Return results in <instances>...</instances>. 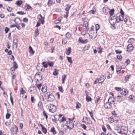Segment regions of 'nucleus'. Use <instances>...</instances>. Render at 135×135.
<instances>
[{"label": "nucleus", "instance_id": "nucleus-15", "mask_svg": "<svg viewBox=\"0 0 135 135\" xmlns=\"http://www.w3.org/2000/svg\"><path fill=\"white\" fill-rule=\"evenodd\" d=\"M83 119L84 120V121H83V122L85 123H88L89 124H91L92 123L91 121H90L88 122V118L86 117H84Z\"/></svg>", "mask_w": 135, "mask_h": 135}, {"label": "nucleus", "instance_id": "nucleus-45", "mask_svg": "<svg viewBox=\"0 0 135 135\" xmlns=\"http://www.w3.org/2000/svg\"><path fill=\"white\" fill-rule=\"evenodd\" d=\"M76 108H80L81 106V104L78 102H77L76 103Z\"/></svg>", "mask_w": 135, "mask_h": 135}, {"label": "nucleus", "instance_id": "nucleus-29", "mask_svg": "<svg viewBox=\"0 0 135 135\" xmlns=\"http://www.w3.org/2000/svg\"><path fill=\"white\" fill-rule=\"evenodd\" d=\"M70 7L71 6L69 4H67L66 5V8H65V10L67 11H68Z\"/></svg>", "mask_w": 135, "mask_h": 135}, {"label": "nucleus", "instance_id": "nucleus-6", "mask_svg": "<svg viewBox=\"0 0 135 135\" xmlns=\"http://www.w3.org/2000/svg\"><path fill=\"white\" fill-rule=\"evenodd\" d=\"M120 129H116L115 130V133L116 135H122L123 133Z\"/></svg>", "mask_w": 135, "mask_h": 135}, {"label": "nucleus", "instance_id": "nucleus-54", "mask_svg": "<svg viewBox=\"0 0 135 135\" xmlns=\"http://www.w3.org/2000/svg\"><path fill=\"white\" fill-rule=\"evenodd\" d=\"M112 114L113 115V116L114 117H115L117 116V114L114 111L112 112Z\"/></svg>", "mask_w": 135, "mask_h": 135}, {"label": "nucleus", "instance_id": "nucleus-21", "mask_svg": "<svg viewBox=\"0 0 135 135\" xmlns=\"http://www.w3.org/2000/svg\"><path fill=\"white\" fill-rule=\"evenodd\" d=\"M17 39H16L15 40H13V46H15V47L16 49L17 46Z\"/></svg>", "mask_w": 135, "mask_h": 135}, {"label": "nucleus", "instance_id": "nucleus-1", "mask_svg": "<svg viewBox=\"0 0 135 135\" xmlns=\"http://www.w3.org/2000/svg\"><path fill=\"white\" fill-rule=\"evenodd\" d=\"M46 97H47V101L50 102H52L54 101L55 98L53 94L50 92H47L45 95Z\"/></svg>", "mask_w": 135, "mask_h": 135}, {"label": "nucleus", "instance_id": "nucleus-63", "mask_svg": "<svg viewBox=\"0 0 135 135\" xmlns=\"http://www.w3.org/2000/svg\"><path fill=\"white\" fill-rule=\"evenodd\" d=\"M107 10H108V9L105 7L103 8V11L105 13H107Z\"/></svg>", "mask_w": 135, "mask_h": 135}, {"label": "nucleus", "instance_id": "nucleus-13", "mask_svg": "<svg viewBox=\"0 0 135 135\" xmlns=\"http://www.w3.org/2000/svg\"><path fill=\"white\" fill-rule=\"evenodd\" d=\"M38 125H40L42 128V131L44 134L46 133L47 130L41 124H38Z\"/></svg>", "mask_w": 135, "mask_h": 135}, {"label": "nucleus", "instance_id": "nucleus-3", "mask_svg": "<svg viewBox=\"0 0 135 135\" xmlns=\"http://www.w3.org/2000/svg\"><path fill=\"white\" fill-rule=\"evenodd\" d=\"M48 108L49 111L52 113H54L56 111V106L54 104H50Z\"/></svg>", "mask_w": 135, "mask_h": 135}, {"label": "nucleus", "instance_id": "nucleus-44", "mask_svg": "<svg viewBox=\"0 0 135 135\" xmlns=\"http://www.w3.org/2000/svg\"><path fill=\"white\" fill-rule=\"evenodd\" d=\"M59 89L60 91L62 93H63L64 91L62 86H60L59 87Z\"/></svg>", "mask_w": 135, "mask_h": 135}, {"label": "nucleus", "instance_id": "nucleus-39", "mask_svg": "<svg viewBox=\"0 0 135 135\" xmlns=\"http://www.w3.org/2000/svg\"><path fill=\"white\" fill-rule=\"evenodd\" d=\"M67 59L68 61L71 64L73 63V61H72V58L71 57H67Z\"/></svg>", "mask_w": 135, "mask_h": 135}, {"label": "nucleus", "instance_id": "nucleus-16", "mask_svg": "<svg viewBox=\"0 0 135 135\" xmlns=\"http://www.w3.org/2000/svg\"><path fill=\"white\" fill-rule=\"evenodd\" d=\"M120 129L122 132H123V133H126L127 132V128L126 127L124 126H122Z\"/></svg>", "mask_w": 135, "mask_h": 135}, {"label": "nucleus", "instance_id": "nucleus-41", "mask_svg": "<svg viewBox=\"0 0 135 135\" xmlns=\"http://www.w3.org/2000/svg\"><path fill=\"white\" fill-rule=\"evenodd\" d=\"M63 44L65 45L67 43V40L66 38L63 39L62 41Z\"/></svg>", "mask_w": 135, "mask_h": 135}, {"label": "nucleus", "instance_id": "nucleus-34", "mask_svg": "<svg viewBox=\"0 0 135 135\" xmlns=\"http://www.w3.org/2000/svg\"><path fill=\"white\" fill-rule=\"evenodd\" d=\"M86 100L88 102L91 101V98L88 95L86 96Z\"/></svg>", "mask_w": 135, "mask_h": 135}, {"label": "nucleus", "instance_id": "nucleus-47", "mask_svg": "<svg viewBox=\"0 0 135 135\" xmlns=\"http://www.w3.org/2000/svg\"><path fill=\"white\" fill-rule=\"evenodd\" d=\"M31 100L32 103H34L36 101L33 97H31Z\"/></svg>", "mask_w": 135, "mask_h": 135}, {"label": "nucleus", "instance_id": "nucleus-9", "mask_svg": "<svg viewBox=\"0 0 135 135\" xmlns=\"http://www.w3.org/2000/svg\"><path fill=\"white\" fill-rule=\"evenodd\" d=\"M13 67H12L11 68V70L12 71H13V70L15 71L18 68V65L15 61H14L13 62Z\"/></svg>", "mask_w": 135, "mask_h": 135}, {"label": "nucleus", "instance_id": "nucleus-60", "mask_svg": "<svg viewBox=\"0 0 135 135\" xmlns=\"http://www.w3.org/2000/svg\"><path fill=\"white\" fill-rule=\"evenodd\" d=\"M21 94H23L25 93V91L23 90V88H21L20 90Z\"/></svg>", "mask_w": 135, "mask_h": 135}, {"label": "nucleus", "instance_id": "nucleus-8", "mask_svg": "<svg viewBox=\"0 0 135 135\" xmlns=\"http://www.w3.org/2000/svg\"><path fill=\"white\" fill-rule=\"evenodd\" d=\"M133 49V47L131 44H129L127 47V51L129 52L132 51Z\"/></svg>", "mask_w": 135, "mask_h": 135}, {"label": "nucleus", "instance_id": "nucleus-61", "mask_svg": "<svg viewBox=\"0 0 135 135\" xmlns=\"http://www.w3.org/2000/svg\"><path fill=\"white\" fill-rule=\"evenodd\" d=\"M38 107L40 108H41L42 107V103L41 102H39L38 104Z\"/></svg>", "mask_w": 135, "mask_h": 135}, {"label": "nucleus", "instance_id": "nucleus-53", "mask_svg": "<svg viewBox=\"0 0 135 135\" xmlns=\"http://www.w3.org/2000/svg\"><path fill=\"white\" fill-rule=\"evenodd\" d=\"M117 58L119 60H122V56L120 55H119L117 56Z\"/></svg>", "mask_w": 135, "mask_h": 135}, {"label": "nucleus", "instance_id": "nucleus-37", "mask_svg": "<svg viewBox=\"0 0 135 135\" xmlns=\"http://www.w3.org/2000/svg\"><path fill=\"white\" fill-rule=\"evenodd\" d=\"M43 66L45 68H47V64L45 62H43L42 63Z\"/></svg>", "mask_w": 135, "mask_h": 135}, {"label": "nucleus", "instance_id": "nucleus-26", "mask_svg": "<svg viewBox=\"0 0 135 135\" xmlns=\"http://www.w3.org/2000/svg\"><path fill=\"white\" fill-rule=\"evenodd\" d=\"M66 76L65 75H62V83L63 84L64 83V82L65 81V80L66 79Z\"/></svg>", "mask_w": 135, "mask_h": 135}, {"label": "nucleus", "instance_id": "nucleus-27", "mask_svg": "<svg viewBox=\"0 0 135 135\" xmlns=\"http://www.w3.org/2000/svg\"><path fill=\"white\" fill-rule=\"evenodd\" d=\"M50 131L54 135L56 133V131L54 127L51 128Z\"/></svg>", "mask_w": 135, "mask_h": 135}, {"label": "nucleus", "instance_id": "nucleus-56", "mask_svg": "<svg viewBox=\"0 0 135 135\" xmlns=\"http://www.w3.org/2000/svg\"><path fill=\"white\" fill-rule=\"evenodd\" d=\"M38 28L35 30V33H36L35 36V37H37L38 35Z\"/></svg>", "mask_w": 135, "mask_h": 135}, {"label": "nucleus", "instance_id": "nucleus-46", "mask_svg": "<svg viewBox=\"0 0 135 135\" xmlns=\"http://www.w3.org/2000/svg\"><path fill=\"white\" fill-rule=\"evenodd\" d=\"M26 6L27 7V8L26 9V10H27V9L29 10L30 9H31V10L32 9V7L30 6L28 4H26Z\"/></svg>", "mask_w": 135, "mask_h": 135}, {"label": "nucleus", "instance_id": "nucleus-10", "mask_svg": "<svg viewBox=\"0 0 135 135\" xmlns=\"http://www.w3.org/2000/svg\"><path fill=\"white\" fill-rule=\"evenodd\" d=\"M106 79L105 76L104 75H102L100 76L99 79H98L99 81H100V82H98L99 84H102Z\"/></svg>", "mask_w": 135, "mask_h": 135}, {"label": "nucleus", "instance_id": "nucleus-22", "mask_svg": "<svg viewBox=\"0 0 135 135\" xmlns=\"http://www.w3.org/2000/svg\"><path fill=\"white\" fill-rule=\"evenodd\" d=\"M71 48L70 47H69L68 50H66L65 52L66 54L67 55H69L71 53Z\"/></svg>", "mask_w": 135, "mask_h": 135}, {"label": "nucleus", "instance_id": "nucleus-55", "mask_svg": "<svg viewBox=\"0 0 135 135\" xmlns=\"http://www.w3.org/2000/svg\"><path fill=\"white\" fill-rule=\"evenodd\" d=\"M17 14H18L20 15H23L25 14V13H24L22 11H19L17 13Z\"/></svg>", "mask_w": 135, "mask_h": 135}, {"label": "nucleus", "instance_id": "nucleus-64", "mask_svg": "<svg viewBox=\"0 0 135 135\" xmlns=\"http://www.w3.org/2000/svg\"><path fill=\"white\" fill-rule=\"evenodd\" d=\"M86 30H83L81 32V35H84L86 33Z\"/></svg>", "mask_w": 135, "mask_h": 135}, {"label": "nucleus", "instance_id": "nucleus-19", "mask_svg": "<svg viewBox=\"0 0 135 135\" xmlns=\"http://www.w3.org/2000/svg\"><path fill=\"white\" fill-rule=\"evenodd\" d=\"M123 98V97L122 96H117L116 98V99L117 102L119 103H120L122 101V99Z\"/></svg>", "mask_w": 135, "mask_h": 135}, {"label": "nucleus", "instance_id": "nucleus-12", "mask_svg": "<svg viewBox=\"0 0 135 135\" xmlns=\"http://www.w3.org/2000/svg\"><path fill=\"white\" fill-rule=\"evenodd\" d=\"M122 90V92H120V93L121 94L124 95H126L128 93V90L127 89H123Z\"/></svg>", "mask_w": 135, "mask_h": 135}, {"label": "nucleus", "instance_id": "nucleus-20", "mask_svg": "<svg viewBox=\"0 0 135 135\" xmlns=\"http://www.w3.org/2000/svg\"><path fill=\"white\" fill-rule=\"evenodd\" d=\"M129 100L132 102H134L135 100V97L134 96L130 95L128 97Z\"/></svg>", "mask_w": 135, "mask_h": 135}, {"label": "nucleus", "instance_id": "nucleus-57", "mask_svg": "<svg viewBox=\"0 0 135 135\" xmlns=\"http://www.w3.org/2000/svg\"><path fill=\"white\" fill-rule=\"evenodd\" d=\"M120 13L121 15V16H124V12L123 11L122 9H120Z\"/></svg>", "mask_w": 135, "mask_h": 135}, {"label": "nucleus", "instance_id": "nucleus-49", "mask_svg": "<svg viewBox=\"0 0 135 135\" xmlns=\"http://www.w3.org/2000/svg\"><path fill=\"white\" fill-rule=\"evenodd\" d=\"M100 26L98 24H97L95 25V28L96 31H98L100 28Z\"/></svg>", "mask_w": 135, "mask_h": 135}, {"label": "nucleus", "instance_id": "nucleus-23", "mask_svg": "<svg viewBox=\"0 0 135 135\" xmlns=\"http://www.w3.org/2000/svg\"><path fill=\"white\" fill-rule=\"evenodd\" d=\"M47 87L46 86L43 85L41 90L42 92L45 93L47 91Z\"/></svg>", "mask_w": 135, "mask_h": 135}, {"label": "nucleus", "instance_id": "nucleus-2", "mask_svg": "<svg viewBox=\"0 0 135 135\" xmlns=\"http://www.w3.org/2000/svg\"><path fill=\"white\" fill-rule=\"evenodd\" d=\"M10 131L12 135H15L17 134L18 131L17 127L16 125H14L11 128Z\"/></svg>", "mask_w": 135, "mask_h": 135}, {"label": "nucleus", "instance_id": "nucleus-4", "mask_svg": "<svg viewBox=\"0 0 135 135\" xmlns=\"http://www.w3.org/2000/svg\"><path fill=\"white\" fill-rule=\"evenodd\" d=\"M89 35L91 39H94L96 37V34L93 30L90 31Z\"/></svg>", "mask_w": 135, "mask_h": 135}, {"label": "nucleus", "instance_id": "nucleus-30", "mask_svg": "<svg viewBox=\"0 0 135 135\" xmlns=\"http://www.w3.org/2000/svg\"><path fill=\"white\" fill-rule=\"evenodd\" d=\"M117 19V17L115 16H110L109 18V21H110V20H114V19L116 21V19Z\"/></svg>", "mask_w": 135, "mask_h": 135}, {"label": "nucleus", "instance_id": "nucleus-59", "mask_svg": "<svg viewBox=\"0 0 135 135\" xmlns=\"http://www.w3.org/2000/svg\"><path fill=\"white\" fill-rule=\"evenodd\" d=\"M12 9L9 6H8V7L7 8V10L8 12H11Z\"/></svg>", "mask_w": 135, "mask_h": 135}, {"label": "nucleus", "instance_id": "nucleus-50", "mask_svg": "<svg viewBox=\"0 0 135 135\" xmlns=\"http://www.w3.org/2000/svg\"><path fill=\"white\" fill-rule=\"evenodd\" d=\"M11 114L7 113L6 115V119H8L11 116Z\"/></svg>", "mask_w": 135, "mask_h": 135}, {"label": "nucleus", "instance_id": "nucleus-51", "mask_svg": "<svg viewBox=\"0 0 135 135\" xmlns=\"http://www.w3.org/2000/svg\"><path fill=\"white\" fill-rule=\"evenodd\" d=\"M114 25L115 24H111L110 27L113 30L116 29V27Z\"/></svg>", "mask_w": 135, "mask_h": 135}, {"label": "nucleus", "instance_id": "nucleus-24", "mask_svg": "<svg viewBox=\"0 0 135 135\" xmlns=\"http://www.w3.org/2000/svg\"><path fill=\"white\" fill-rule=\"evenodd\" d=\"M121 70V66H118L116 68V72L118 73H120Z\"/></svg>", "mask_w": 135, "mask_h": 135}, {"label": "nucleus", "instance_id": "nucleus-62", "mask_svg": "<svg viewBox=\"0 0 135 135\" xmlns=\"http://www.w3.org/2000/svg\"><path fill=\"white\" fill-rule=\"evenodd\" d=\"M9 29L8 27H6L5 28L4 30L5 33H7Z\"/></svg>", "mask_w": 135, "mask_h": 135}, {"label": "nucleus", "instance_id": "nucleus-35", "mask_svg": "<svg viewBox=\"0 0 135 135\" xmlns=\"http://www.w3.org/2000/svg\"><path fill=\"white\" fill-rule=\"evenodd\" d=\"M48 64L50 66L52 67L54 66V62L52 61L48 62Z\"/></svg>", "mask_w": 135, "mask_h": 135}, {"label": "nucleus", "instance_id": "nucleus-48", "mask_svg": "<svg viewBox=\"0 0 135 135\" xmlns=\"http://www.w3.org/2000/svg\"><path fill=\"white\" fill-rule=\"evenodd\" d=\"M115 89L117 91H119L120 92H121V91H122V90L121 89V88L119 87H115Z\"/></svg>", "mask_w": 135, "mask_h": 135}, {"label": "nucleus", "instance_id": "nucleus-28", "mask_svg": "<svg viewBox=\"0 0 135 135\" xmlns=\"http://www.w3.org/2000/svg\"><path fill=\"white\" fill-rule=\"evenodd\" d=\"M23 2L21 1H18L16 3V4L18 6H20Z\"/></svg>", "mask_w": 135, "mask_h": 135}, {"label": "nucleus", "instance_id": "nucleus-52", "mask_svg": "<svg viewBox=\"0 0 135 135\" xmlns=\"http://www.w3.org/2000/svg\"><path fill=\"white\" fill-rule=\"evenodd\" d=\"M89 47L87 45H85V46L84 47L83 50L85 51V50H87L89 49Z\"/></svg>", "mask_w": 135, "mask_h": 135}, {"label": "nucleus", "instance_id": "nucleus-38", "mask_svg": "<svg viewBox=\"0 0 135 135\" xmlns=\"http://www.w3.org/2000/svg\"><path fill=\"white\" fill-rule=\"evenodd\" d=\"M66 119L64 117H62V119H61L59 120L60 123L61 122H63L66 121Z\"/></svg>", "mask_w": 135, "mask_h": 135}, {"label": "nucleus", "instance_id": "nucleus-5", "mask_svg": "<svg viewBox=\"0 0 135 135\" xmlns=\"http://www.w3.org/2000/svg\"><path fill=\"white\" fill-rule=\"evenodd\" d=\"M104 107L105 109H109L111 108L112 107V103L107 102L104 104Z\"/></svg>", "mask_w": 135, "mask_h": 135}, {"label": "nucleus", "instance_id": "nucleus-14", "mask_svg": "<svg viewBox=\"0 0 135 135\" xmlns=\"http://www.w3.org/2000/svg\"><path fill=\"white\" fill-rule=\"evenodd\" d=\"M14 21L17 25L20 24L21 22V20L19 18L17 17L15 18L14 20Z\"/></svg>", "mask_w": 135, "mask_h": 135}, {"label": "nucleus", "instance_id": "nucleus-7", "mask_svg": "<svg viewBox=\"0 0 135 135\" xmlns=\"http://www.w3.org/2000/svg\"><path fill=\"white\" fill-rule=\"evenodd\" d=\"M88 40L86 39L84 40H83L81 37H80L78 40L79 42L81 43L82 44H84L88 42Z\"/></svg>", "mask_w": 135, "mask_h": 135}, {"label": "nucleus", "instance_id": "nucleus-42", "mask_svg": "<svg viewBox=\"0 0 135 135\" xmlns=\"http://www.w3.org/2000/svg\"><path fill=\"white\" fill-rule=\"evenodd\" d=\"M131 76V75H128L125 77V80L126 82H127L128 80V79Z\"/></svg>", "mask_w": 135, "mask_h": 135}, {"label": "nucleus", "instance_id": "nucleus-11", "mask_svg": "<svg viewBox=\"0 0 135 135\" xmlns=\"http://www.w3.org/2000/svg\"><path fill=\"white\" fill-rule=\"evenodd\" d=\"M123 16H119L117 17V19L116 20V22H119V21H123Z\"/></svg>", "mask_w": 135, "mask_h": 135}, {"label": "nucleus", "instance_id": "nucleus-32", "mask_svg": "<svg viewBox=\"0 0 135 135\" xmlns=\"http://www.w3.org/2000/svg\"><path fill=\"white\" fill-rule=\"evenodd\" d=\"M114 10L113 9H111V10L109 11V13L110 15V16H112L114 13Z\"/></svg>", "mask_w": 135, "mask_h": 135}, {"label": "nucleus", "instance_id": "nucleus-43", "mask_svg": "<svg viewBox=\"0 0 135 135\" xmlns=\"http://www.w3.org/2000/svg\"><path fill=\"white\" fill-rule=\"evenodd\" d=\"M43 114L44 116H45L46 117V118L47 119L48 118V117L47 115L46 114V113H45V110H44L43 111Z\"/></svg>", "mask_w": 135, "mask_h": 135}, {"label": "nucleus", "instance_id": "nucleus-17", "mask_svg": "<svg viewBox=\"0 0 135 135\" xmlns=\"http://www.w3.org/2000/svg\"><path fill=\"white\" fill-rule=\"evenodd\" d=\"M54 3V0H49L47 2V4L50 7Z\"/></svg>", "mask_w": 135, "mask_h": 135}, {"label": "nucleus", "instance_id": "nucleus-25", "mask_svg": "<svg viewBox=\"0 0 135 135\" xmlns=\"http://www.w3.org/2000/svg\"><path fill=\"white\" fill-rule=\"evenodd\" d=\"M29 52L31 54H33L35 53V51L33 50L31 46L29 47Z\"/></svg>", "mask_w": 135, "mask_h": 135}, {"label": "nucleus", "instance_id": "nucleus-18", "mask_svg": "<svg viewBox=\"0 0 135 135\" xmlns=\"http://www.w3.org/2000/svg\"><path fill=\"white\" fill-rule=\"evenodd\" d=\"M108 102L112 103L114 102V98L113 97H110L108 100Z\"/></svg>", "mask_w": 135, "mask_h": 135}, {"label": "nucleus", "instance_id": "nucleus-58", "mask_svg": "<svg viewBox=\"0 0 135 135\" xmlns=\"http://www.w3.org/2000/svg\"><path fill=\"white\" fill-rule=\"evenodd\" d=\"M128 16H126L124 18V20L125 22H127L128 20Z\"/></svg>", "mask_w": 135, "mask_h": 135}, {"label": "nucleus", "instance_id": "nucleus-40", "mask_svg": "<svg viewBox=\"0 0 135 135\" xmlns=\"http://www.w3.org/2000/svg\"><path fill=\"white\" fill-rule=\"evenodd\" d=\"M36 86L37 87V88L39 90H40V88H41V87L42 85V83L38 84H36Z\"/></svg>", "mask_w": 135, "mask_h": 135}, {"label": "nucleus", "instance_id": "nucleus-36", "mask_svg": "<svg viewBox=\"0 0 135 135\" xmlns=\"http://www.w3.org/2000/svg\"><path fill=\"white\" fill-rule=\"evenodd\" d=\"M88 24L87 22L86 21H84L83 23V26L86 27V28H88Z\"/></svg>", "mask_w": 135, "mask_h": 135}, {"label": "nucleus", "instance_id": "nucleus-33", "mask_svg": "<svg viewBox=\"0 0 135 135\" xmlns=\"http://www.w3.org/2000/svg\"><path fill=\"white\" fill-rule=\"evenodd\" d=\"M58 70L56 69H55L53 73V74L55 76H56L58 74Z\"/></svg>", "mask_w": 135, "mask_h": 135}, {"label": "nucleus", "instance_id": "nucleus-31", "mask_svg": "<svg viewBox=\"0 0 135 135\" xmlns=\"http://www.w3.org/2000/svg\"><path fill=\"white\" fill-rule=\"evenodd\" d=\"M66 36L67 38L69 39L71 37V35L69 32H68L66 34Z\"/></svg>", "mask_w": 135, "mask_h": 135}]
</instances>
